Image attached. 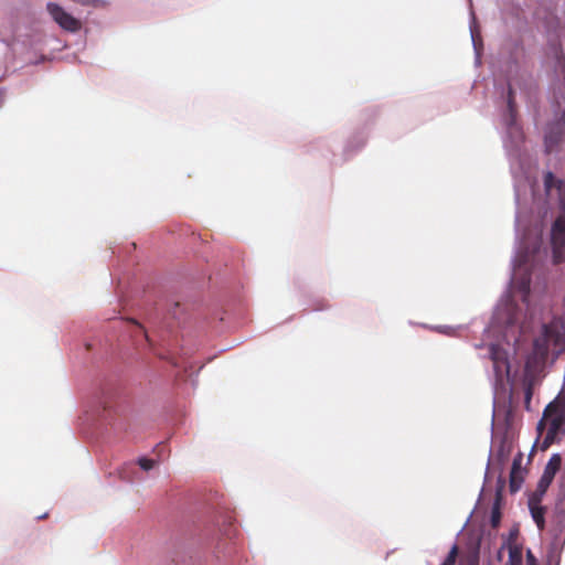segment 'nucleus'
<instances>
[{"instance_id": "obj_18", "label": "nucleus", "mask_w": 565, "mask_h": 565, "mask_svg": "<svg viewBox=\"0 0 565 565\" xmlns=\"http://www.w3.org/2000/svg\"><path fill=\"white\" fill-rule=\"evenodd\" d=\"M460 565H478V559L475 557L469 559L467 564L460 563Z\"/></svg>"}, {"instance_id": "obj_20", "label": "nucleus", "mask_w": 565, "mask_h": 565, "mask_svg": "<svg viewBox=\"0 0 565 565\" xmlns=\"http://www.w3.org/2000/svg\"><path fill=\"white\" fill-rule=\"evenodd\" d=\"M561 119H562V121L565 124V111L562 114Z\"/></svg>"}, {"instance_id": "obj_16", "label": "nucleus", "mask_w": 565, "mask_h": 565, "mask_svg": "<svg viewBox=\"0 0 565 565\" xmlns=\"http://www.w3.org/2000/svg\"><path fill=\"white\" fill-rule=\"evenodd\" d=\"M526 565H537L536 558L530 550L526 553Z\"/></svg>"}, {"instance_id": "obj_12", "label": "nucleus", "mask_w": 565, "mask_h": 565, "mask_svg": "<svg viewBox=\"0 0 565 565\" xmlns=\"http://www.w3.org/2000/svg\"><path fill=\"white\" fill-rule=\"evenodd\" d=\"M501 521V512L499 508V502L497 501L491 511V525L492 527H498Z\"/></svg>"}, {"instance_id": "obj_3", "label": "nucleus", "mask_w": 565, "mask_h": 565, "mask_svg": "<svg viewBox=\"0 0 565 565\" xmlns=\"http://www.w3.org/2000/svg\"><path fill=\"white\" fill-rule=\"evenodd\" d=\"M553 260L559 264L564 260L565 249V201L561 205V214L556 217L551 230Z\"/></svg>"}, {"instance_id": "obj_1", "label": "nucleus", "mask_w": 565, "mask_h": 565, "mask_svg": "<svg viewBox=\"0 0 565 565\" xmlns=\"http://www.w3.org/2000/svg\"><path fill=\"white\" fill-rule=\"evenodd\" d=\"M550 345H553L558 352L565 351V297L562 315L544 324L542 337L534 341V350L542 358L547 356Z\"/></svg>"}, {"instance_id": "obj_2", "label": "nucleus", "mask_w": 565, "mask_h": 565, "mask_svg": "<svg viewBox=\"0 0 565 565\" xmlns=\"http://www.w3.org/2000/svg\"><path fill=\"white\" fill-rule=\"evenodd\" d=\"M546 430L543 440V448L550 447L558 437L565 434V415L556 403H550L543 413L542 419L537 424V430Z\"/></svg>"}, {"instance_id": "obj_10", "label": "nucleus", "mask_w": 565, "mask_h": 565, "mask_svg": "<svg viewBox=\"0 0 565 565\" xmlns=\"http://www.w3.org/2000/svg\"><path fill=\"white\" fill-rule=\"evenodd\" d=\"M522 547L513 544L509 546V559L507 565H522Z\"/></svg>"}, {"instance_id": "obj_17", "label": "nucleus", "mask_w": 565, "mask_h": 565, "mask_svg": "<svg viewBox=\"0 0 565 565\" xmlns=\"http://www.w3.org/2000/svg\"><path fill=\"white\" fill-rule=\"evenodd\" d=\"M541 479H542L543 481L547 482V484H550V486H551V483H552V482H553V480H554V477H553V476H551V475H547V473L543 472V475H542Z\"/></svg>"}, {"instance_id": "obj_7", "label": "nucleus", "mask_w": 565, "mask_h": 565, "mask_svg": "<svg viewBox=\"0 0 565 565\" xmlns=\"http://www.w3.org/2000/svg\"><path fill=\"white\" fill-rule=\"evenodd\" d=\"M520 469V463L518 460L513 461L511 473H510V490L511 492H516L520 490L521 484L523 482Z\"/></svg>"}, {"instance_id": "obj_19", "label": "nucleus", "mask_w": 565, "mask_h": 565, "mask_svg": "<svg viewBox=\"0 0 565 565\" xmlns=\"http://www.w3.org/2000/svg\"><path fill=\"white\" fill-rule=\"evenodd\" d=\"M524 289H526V291H529V289H530V282L529 281L524 284Z\"/></svg>"}, {"instance_id": "obj_6", "label": "nucleus", "mask_w": 565, "mask_h": 565, "mask_svg": "<svg viewBox=\"0 0 565 565\" xmlns=\"http://www.w3.org/2000/svg\"><path fill=\"white\" fill-rule=\"evenodd\" d=\"M542 501H537L534 500V498H529V509H530V512H531V515L535 522V524L537 525L539 530H544L545 527V512H546V508L543 507L542 504Z\"/></svg>"}, {"instance_id": "obj_9", "label": "nucleus", "mask_w": 565, "mask_h": 565, "mask_svg": "<svg viewBox=\"0 0 565 565\" xmlns=\"http://www.w3.org/2000/svg\"><path fill=\"white\" fill-rule=\"evenodd\" d=\"M523 387H524V404L525 408L529 411L531 406V399L533 396V390H534V379L531 376H525L523 380Z\"/></svg>"}, {"instance_id": "obj_11", "label": "nucleus", "mask_w": 565, "mask_h": 565, "mask_svg": "<svg viewBox=\"0 0 565 565\" xmlns=\"http://www.w3.org/2000/svg\"><path fill=\"white\" fill-rule=\"evenodd\" d=\"M550 484H547V482L543 481L541 478L537 482V486H536V489L534 490V492L530 495V498H534V500L537 501H542L543 500V497L545 495L547 489H548Z\"/></svg>"}, {"instance_id": "obj_8", "label": "nucleus", "mask_w": 565, "mask_h": 565, "mask_svg": "<svg viewBox=\"0 0 565 565\" xmlns=\"http://www.w3.org/2000/svg\"><path fill=\"white\" fill-rule=\"evenodd\" d=\"M562 461H563V459L559 454H553L551 456V458L548 459L543 472L555 477V475L561 469Z\"/></svg>"}, {"instance_id": "obj_14", "label": "nucleus", "mask_w": 565, "mask_h": 565, "mask_svg": "<svg viewBox=\"0 0 565 565\" xmlns=\"http://www.w3.org/2000/svg\"><path fill=\"white\" fill-rule=\"evenodd\" d=\"M508 107L511 113L514 111L515 100H514V92H513L511 84H509V87H508Z\"/></svg>"}, {"instance_id": "obj_5", "label": "nucleus", "mask_w": 565, "mask_h": 565, "mask_svg": "<svg viewBox=\"0 0 565 565\" xmlns=\"http://www.w3.org/2000/svg\"><path fill=\"white\" fill-rule=\"evenodd\" d=\"M490 359L492 360L497 379H502L503 374H509L510 364L507 358V352L504 350L497 345H491Z\"/></svg>"}, {"instance_id": "obj_15", "label": "nucleus", "mask_w": 565, "mask_h": 565, "mask_svg": "<svg viewBox=\"0 0 565 565\" xmlns=\"http://www.w3.org/2000/svg\"><path fill=\"white\" fill-rule=\"evenodd\" d=\"M156 461L152 460V459H148V458H140L138 460V465L140 466L141 469L148 471L150 469L153 468Z\"/></svg>"}, {"instance_id": "obj_4", "label": "nucleus", "mask_w": 565, "mask_h": 565, "mask_svg": "<svg viewBox=\"0 0 565 565\" xmlns=\"http://www.w3.org/2000/svg\"><path fill=\"white\" fill-rule=\"evenodd\" d=\"M46 9L53 20L65 31L77 32L81 30V21L67 13L61 6L50 2L47 3Z\"/></svg>"}, {"instance_id": "obj_13", "label": "nucleus", "mask_w": 565, "mask_h": 565, "mask_svg": "<svg viewBox=\"0 0 565 565\" xmlns=\"http://www.w3.org/2000/svg\"><path fill=\"white\" fill-rule=\"evenodd\" d=\"M457 556H458V546L455 544L451 547V550L449 551L446 559L444 561V563L441 565H455Z\"/></svg>"}]
</instances>
